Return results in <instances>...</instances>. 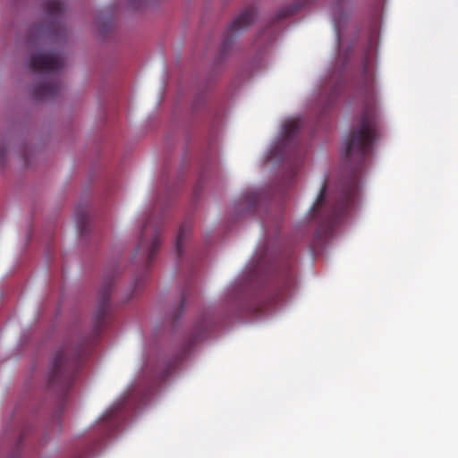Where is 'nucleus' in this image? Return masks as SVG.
<instances>
[{"mask_svg":"<svg viewBox=\"0 0 458 458\" xmlns=\"http://www.w3.org/2000/svg\"><path fill=\"white\" fill-rule=\"evenodd\" d=\"M362 108L355 125L345 143V158L356 163L360 169L365 157L371 152L374 141L379 136L380 115L375 90V79L368 68H364L360 88Z\"/></svg>","mask_w":458,"mask_h":458,"instance_id":"1","label":"nucleus"},{"mask_svg":"<svg viewBox=\"0 0 458 458\" xmlns=\"http://www.w3.org/2000/svg\"><path fill=\"white\" fill-rule=\"evenodd\" d=\"M87 355L84 344H65L55 354L48 375V388L63 399L73 384Z\"/></svg>","mask_w":458,"mask_h":458,"instance_id":"2","label":"nucleus"},{"mask_svg":"<svg viewBox=\"0 0 458 458\" xmlns=\"http://www.w3.org/2000/svg\"><path fill=\"white\" fill-rule=\"evenodd\" d=\"M64 64V58L57 52H38L30 56V69L44 75L42 81L34 87L35 98L49 99L59 94L62 85L55 75L63 69Z\"/></svg>","mask_w":458,"mask_h":458,"instance_id":"3","label":"nucleus"},{"mask_svg":"<svg viewBox=\"0 0 458 458\" xmlns=\"http://www.w3.org/2000/svg\"><path fill=\"white\" fill-rule=\"evenodd\" d=\"M359 191L360 184L356 174L341 183L337 199L326 220L327 231H331L354 207Z\"/></svg>","mask_w":458,"mask_h":458,"instance_id":"4","label":"nucleus"},{"mask_svg":"<svg viewBox=\"0 0 458 458\" xmlns=\"http://www.w3.org/2000/svg\"><path fill=\"white\" fill-rule=\"evenodd\" d=\"M161 244L160 229L152 225L148 220L146 222L137 247V254L150 263Z\"/></svg>","mask_w":458,"mask_h":458,"instance_id":"5","label":"nucleus"},{"mask_svg":"<svg viewBox=\"0 0 458 458\" xmlns=\"http://www.w3.org/2000/svg\"><path fill=\"white\" fill-rule=\"evenodd\" d=\"M255 16L256 13L253 9H247L232 21L227 28L220 47V55L222 56L226 55L232 47L233 36L248 28L254 21Z\"/></svg>","mask_w":458,"mask_h":458,"instance_id":"6","label":"nucleus"},{"mask_svg":"<svg viewBox=\"0 0 458 458\" xmlns=\"http://www.w3.org/2000/svg\"><path fill=\"white\" fill-rule=\"evenodd\" d=\"M113 288V277L106 276L98 292V307L95 312L96 329H99L109 312V299Z\"/></svg>","mask_w":458,"mask_h":458,"instance_id":"7","label":"nucleus"},{"mask_svg":"<svg viewBox=\"0 0 458 458\" xmlns=\"http://www.w3.org/2000/svg\"><path fill=\"white\" fill-rule=\"evenodd\" d=\"M301 120L292 119L284 123L283 126V133L286 140H292L300 131L301 127Z\"/></svg>","mask_w":458,"mask_h":458,"instance_id":"8","label":"nucleus"},{"mask_svg":"<svg viewBox=\"0 0 458 458\" xmlns=\"http://www.w3.org/2000/svg\"><path fill=\"white\" fill-rule=\"evenodd\" d=\"M191 225L189 223H184L179 228L176 242H175V249L178 255H181L182 252L183 242L186 240L187 236L191 232Z\"/></svg>","mask_w":458,"mask_h":458,"instance_id":"9","label":"nucleus"},{"mask_svg":"<svg viewBox=\"0 0 458 458\" xmlns=\"http://www.w3.org/2000/svg\"><path fill=\"white\" fill-rule=\"evenodd\" d=\"M76 224L79 233L83 235L86 233L89 225V215L86 211L77 209L76 213Z\"/></svg>","mask_w":458,"mask_h":458,"instance_id":"10","label":"nucleus"},{"mask_svg":"<svg viewBox=\"0 0 458 458\" xmlns=\"http://www.w3.org/2000/svg\"><path fill=\"white\" fill-rule=\"evenodd\" d=\"M46 9L49 16L57 17L63 13L64 5L62 0H47Z\"/></svg>","mask_w":458,"mask_h":458,"instance_id":"11","label":"nucleus"},{"mask_svg":"<svg viewBox=\"0 0 458 458\" xmlns=\"http://www.w3.org/2000/svg\"><path fill=\"white\" fill-rule=\"evenodd\" d=\"M327 183L324 182V184L322 185L321 187V190H320V192L315 201V203L313 204L312 208H311V213H312V216L316 217L318 213L319 212L321 207L323 206V203H324V200H325V196H326V192H327Z\"/></svg>","mask_w":458,"mask_h":458,"instance_id":"12","label":"nucleus"},{"mask_svg":"<svg viewBox=\"0 0 458 458\" xmlns=\"http://www.w3.org/2000/svg\"><path fill=\"white\" fill-rule=\"evenodd\" d=\"M296 11V8H287L285 10H282L279 13V19L287 17L291 14H293Z\"/></svg>","mask_w":458,"mask_h":458,"instance_id":"13","label":"nucleus"},{"mask_svg":"<svg viewBox=\"0 0 458 458\" xmlns=\"http://www.w3.org/2000/svg\"><path fill=\"white\" fill-rule=\"evenodd\" d=\"M6 148L4 144H0V165L4 164L5 160Z\"/></svg>","mask_w":458,"mask_h":458,"instance_id":"14","label":"nucleus"},{"mask_svg":"<svg viewBox=\"0 0 458 458\" xmlns=\"http://www.w3.org/2000/svg\"><path fill=\"white\" fill-rule=\"evenodd\" d=\"M185 302H186V296H185V293H183L182 296V300L180 301V304H179V308H178L179 313H181L183 310L184 306H185Z\"/></svg>","mask_w":458,"mask_h":458,"instance_id":"15","label":"nucleus"},{"mask_svg":"<svg viewBox=\"0 0 458 458\" xmlns=\"http://www.w3.org/2000/svg\"><path fill=\"white\" fill-rule=\"evenodd\" d=\"M286 277H287L288 283L289 284L292 283L293 277V274L292 268L290 267L287 268Z\"/></svg>","mask_w":458,"mask_h":458,"instance_id":"16","label":"nucleus"},{"mask_svg":"<svg viewBox=\"0 0 458 458\" xmlns=\"http://www.w3.org/2000/svg\"><path fill=\"white\" fill-rule=\"evenodd\" d=\"M36 31L38 33V34H44L45 36L48 37V33H45L44 32V30L42 28V26H39L38 28L36 29Z\"/></svg>","mask_w":458,"mask_h":458,"instance_id":"17","label":"nucleus"},{"mask_svg":"<svg viewBox=\"0 0 458 458\" xmlns=\"http://www.w3.org/2000/svg\"><path fill=\"white\" fill-rule=\"evenodd\" d=\"M54 27H55V28H56V29H59L61 26H60V24H59V23H57V24H55Z\"/></svg>","mask_w":458,"mask_h":458,"instance_id":"18","label":"nucleus"},{"mask_svg":"<svg viewBox=\"0 0 458 458\" xmlns=\"http://www.w3.org/2000/svg\"><path fill=\"white\" fill-rule=\"evenodd\" d=\"M180 314H175L174 318H177Z\"/></svg>","mask_w":458,"mask_h":458,"instance_id":"19","label":"nucleus"},{"mask_svg":"<svg viewBox=\"0 0 458 458\" xmlns=\"http://www.w3.org/2000/svg\"><path fill=\"white\" fill-rule=\"evenodd\" d=\"M334 20H336V17L335 16L334 17ZM336 22H340V21H335Z\"/></svg>","mask_w":458,"mask_h":458,"instance_id":"20","label":"nucleus"}]
</instances>
